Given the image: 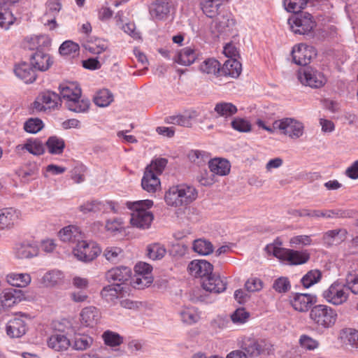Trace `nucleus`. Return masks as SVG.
I'll use <instances>...</instances> for the list:
<instances>
[{"instance_id": "obj_1", "label": "nucleus", "mask_w": 358, "mask_h": 358, "mask_svg": "<svg viewBox=\"0 0 358 358\" xmlns=\"http://www.w3.org/2000/svg\"><path fill=\"white\" fill-rule=\"evenodd\" d=\"M61 99L66 101V107L71 111L85 113L88 110L90 101L81 99V89L76 83H64L59 85Z\"/></svg>"}, {"instance_id": "obj_2", "label": "nucleus", "mask_w": 358, "mask_h": 358, "mask_svg": "<svg viewBox=\"0 0 358 358\" xmlns=\"http://www.w3.org/2000/svg\"><path fill=\"white\" fill-rule=\"evenodd\" d=\"M127 207L132 210L130 222L133 227L141 229H148L154 219L153 214L148 210L153 206V201L150 199L127 201Z\"/></svg>"}, {"instance_id": "obj_3", "label": "nucleus", "mask_w": 358, "mask_h": 358, "mask_svg": "<svg viewBox=\"0 0 358 358\" xmlns=\"http://www.w3.org/2000/svg\"><path fill=\"white\" fill-rule=\"evenodd\" d=\"M198 195L197 190L192 185L180 184L171 187L166 192L164 199L169 206H187L194 201Z\"/></svg>"}, {"instance_id": "obj_4", "label": "nucleus", "mask_w": 358, "mask_h": 358, "mask_svg": "<svg viewBox=\"0 0 358 358\" xmlns=\"http://www.w3.org/2000/svg\"><path fill=\"white\" fill-rule=\"evenodd\" d=\"M266 250L274 257L289 262L291 265H300L306 263L310 259L309 252L305 250H294L275 246L273 244L267 245Z\"/></svg>"}, {"instance_id": "obj_5", "label": "nucleus", "mask_w": 358, "mask_h": 358, "mask_svg": "<svg viewBox=\"0 0 358 358\" xmlns=\"http://www.w3.org/2000/svg\"><path fill=\"white\" fill-rule=\"evenodd\" d=\"M337 313L334 308L323 304L315 306L310 312V318L318 329L331 328L337 320Z\"/></svg>"}, {"instance_id": "obj_6", "label": "nucleus", "mask_w": 358, "mask_h": 358, "mask_svg": "<svg viewBox=\"0 0 358 358\" xmlns=\"http://www.w3.org/2000/svg\"><path fill=\"white\" fill-rule=\"evenodd\" d=\"M74 256L83 262H90L101 252L100 246L94 241H79L73 250Z\"/></svg>"}, {"instance_id": "obj_7", "label": "nucleus", "mask_w": 358, "mask_h": 358, "mask_svg": "<svg viewBox=\"0 0 358 358\" xmlns=\"http://www.w3.org/2000/svg\"><path fill=\"white\" fill-rule=\"evenodd\" d=\"M294 13V15L288 19V24L292 31L300 35L310 34L315 25V22L312 20V15L306 12Z\"/></svg>"}, {"instance_id": "obj_8", "label": "nucleus", "mask_w": 358, "mask_h": 358, "mask_svg": "<svg viewBox=\"0 0 358 358\" xmlns=\"http://www.w3.org/2000/svg\"><path fill=\"white\" fill-rule=\"evenodd\" d=\"M273 128L279 129L282 134L292 138H298L303 134L304 127L302 122L294 118H282L273 122Z\"/></svg>"}, {"instance_id": "obj_9", "label": "nucleus", "mask_w": 358, "mask_h": 358, "mask_svg": "<svg viewBox=\"0 0 358 358\" xmlns=\"http://www.w3.org/2000/svg\"><path fill=\"white\" fill-rule=\"evenodd\" d=\"M322 296L327 302L338 306L347 301L348 293L345 291L343 284L335 282L323 292Z\"/></svg>"}, {"instance_id": "obj_10", "label": "nucleus", "mask_w": 358, "mask_h": 358, "mask_svg": "<svg viewBox=\"0 0 358 358\" xmlns=\"http://www.w3.org/2000/svg\"><path fill=\"white\" fill-rule=\"evenodd\" d=\"M300 82L312 88H320L324 85L327 79L324 74L311 67H306L299 74Z\"/></svg>"}, {"instance_id": "obj_11", "label": "nucleus", "mask_w": 358, "mask_h": 358, "mask_svg": "<svg viewBox=\"0 0 358 358\" xmlns=\"http://www.w3.org/2000/svg\"><path fill=\"white\" fill-rule=\"evenodd\" d=\"M172 2L171 0H155L148 6L150 19L153 21H161L167 18Z\"/></svg>"}, {"instance_id": "obj_12", "label": "nucleus", "mask_w": 358, "mask_h": 358, "mask_svg": "<svg viewBox=\"0 0 358 358\" xmlns=\"http://www.w3.org/2000/svg\"><path fill=\"white\" fill-rule=\"evenodd\" d=\"M25 315H20V317H15L10 320L6 327V334L10 338H20L26 334L27 326L24 319Z\"/></svg>"}, {"instance_id": "obj_13", "label": "nucleus", "mask_w": 358, "mask_h": 358, "mask_svg": "<svg viewBox=\"0 0 358 358\" xmlns=\"http://www.w3.org/2000/svg\"><path fill=\"white\" fill-rule=\"evenodd\" d=\"M265 343L255 337H245L241 345L242 351L247 357H257L264 351Z\"/></svg>"}, {"instance_id": "obj_14", "label": "nucleus", "mask_w": 358, "mask_h": 358, "mask_svg": "<svg viewBox=\"0 0 358 358\" xmlns=\"http://www.w3.org/2000/svg\"><path fill=\"white\" fill-rule=\"evenodd\" d=\"M201 286L206 292L220 294L223 292L227 288V282L221 277L213 272L201 282Z\"/></svg>"}, {"instance_id": "obj_15", "label": "nucleus", "mask_w": 358, "mask_h": 358, "mask_svg": "<svg viewBox=\"0 0 358 358\" xmlns=\"http://www.w3.org/2000/svg\"><path fill=\"white\" fill-rule=\"evenodd\" d=\"M313 55L315 52L313 48L304 44L294 46L292 51L293 62L299 66H306L310 63Z\"/></svg>"}, {"instance_id": "obj_16", "label": "nucleus", "mask_w": 358, "mask_h": 358, "mask_svg": "<svg viewBox=\"0 0 358 358\" xmlns=\"http://www.w3.org/2000/svg\"><path fill=\"white\" fill-rule=\"evenodd\" d=\"M101 315L99 310L94 306H87L82 309L80 321L82 326L94 328L100 322Z\"/></svg>"}, {"instance_id": "obj_17", "label": "nucleus", "mask_w": 358, "mask_h": 358, "mask_svg": "<svg viewBox=\"0 0 358 358\" xmlns=\"http://www.w3.org/2000/svg\"><path fill=\"white\" fill-rule=\"evenodd\" d=\"M188 269L192 275L201 278L203 280V278L211 274L213 266L206 260L194 259L189 264Z\"/></svg>"}, {"instance_id": "obj_18", "label": "nucleus", "mask_w": 358, "mask_h": 358, "mask_svg": "<svg viewBox=\"0 0 358 358\" xmlns=\"http://www.w3.org/2000/svg\"><path fill=\"white\" fill-rule=\"evenodd\" d=\"M131 276V269L128 266H116L106 273V278L108 282H116L115 284H124Z\"/></svg>"}, {"instance_id": "obj_19", "label": "nucleus", "mask_w": 358, "mask_h": 358, "mask_svg": "<svg viewBox=\"0 0 358 358\" xmlns=\"http://www.w3.org/2000/svg\"><path fill=\"white\" fill-rule=\"evenodd\" d=\"M30 62L36 70L45 71L52 66L53 60L49 54L37 49L34 53L31 55Z\"/></svg>"}, {"instance_id": "obj_20", "label": "nucleus", "mask_w": 358, "mask_h": 358, "mask_svg": "<svg viewBox=\"0 0 358 358\" xmlns=\"http://www.w3.org/2000/svg\"><path fill=\"white\" fill-rule=\"evenodd\" d=\"M315 302V296L309 294L296 293L291 300L292 307L299 312L308 310Z\"/></svg>"}, {"instance_id": "obj_21", "label": "nucleus", "mask_w": 358, "mask_h": 358, "mask_svg": "<svg viewBox=\"0 0 358 358\" xmlns=\"http://www.w3.org/2000/svg\"><path fill=\"white\" fill-rule=\"evenodd\" d=\"M15 74L25 83H31L36 78V69L31 66V62H23L16 65L14 69Z\"/></svg>"}, {"instance_id": "obj_22", "label": "nucleus", "mask_w": 358, "mask_h": 358, "mask_svg": "<svg viewBox=\"0 0 358 358\" xmlns=\"http://www.w3.org/2000/svg\"><path fill=\"white\" fill-rule=\"evenodd\" d=\"M20 212L13 208H6L0 210V229L12 227L17 222Z\"/></svg>"}, {"instance_id": "obj_23", "label": "nucleus", "mask_w": 358, "mask_h": 358, "mask_svg": "<svg viewBox=\"0 0 358 358\" xmlns=\"http://www.w3.org/2000/svg\"><path fill=\"white\" fill-rule=\"evenodd\" d=\"M17 152H20L24 150H27L29 153L39 156L45 152V145L38 138H29L25 143L17 145L15 148Z\"/></svg>"}, {"instance_id": "obj_24", "label": "nucleus", "mask_w": 358, "mask_h": 358, "mask_svg": "<svg viewBox=\"0 0 358 358\" xmlns=\"http://www.w3.org/2000/svg\"><path fill=\"white\" fill-rule=\"evenodd\" d=\"M347 234L346 229L341 228L329 230L323 234V244L327 248L338 244L345 239Z\"/></svg>"}, {"instance_id": "obj_25", "label": "nucleus", "mask_w": 358, "mask_h": 358, "mask_svg": "<svg viewBox=\"0 0 358 358\" xmlns=\"http://www.w3.org/2000/svg\"><path fill=\"white\" fill-rule=\"evenodd\" d=\"M59 236L63 242L77 243L83 238V234L79 227L69 225L64 227L59 232Z\"/></svg>"}, {"instance_id": "obj_26", "label": "nucleus", "mask_w": 358, "mask_h": 358, "mask_svg": "<svg viewBox=\"0 0 358 358\" xmlns=\"http://www.w3.org/2000/svg\"><path fill=\"white\" fill-rule=\"evenodd\" d=\"M199 4L203 13L210 18L220 15L223 7L222 0H201Z\"/></svg>"}, {"instance_id": "obj_27", "label": "nucleus", "mask_w": 358, "mask_h": 358, "mask_svg": "<svg viewBox=\"0 0 358 358\" xmlns=\"http://www.w3.org/2000/svg\"><path fill=\"white\" fill-rule=\"evenodd\" d=\"M208 167L212 173L224 176L229 173L231 165L225 159L215 158L209 161Z\"/></svg>"}, {"instance_id": "obj_28", "label": "nucleus", "mask_w": 358, "mask_h": 358, "mask_svg": "<svg viewBox=\"0 0 358 358\" xmlns=\"http://www.w3.org/2000/svg\"><path fill=\"white\" fill-rule=\"evenodd\" d=\"M160 185V181L156 173H152L149 169H145L143 177L141 180V186L143 189L148 192L154 193Z\"/></svg>"}, {"instance_id": "obj_29", "label": "nucleus", "mask_w": 358, "mask_h": 358, "mask_svg": "<svg viewBox=\"0 0 358 358\" xmlns=\"http://www.w3.org/2000/svg\"><path fill=\"white\" fill-rule=\"evenodd\" d=\"M71 345L69 339L60 334L52 335L48 341V347L58 352L66 350Z\"/></svg>"}, {"instance_id": "obj_30", "label": "nucleus", "mask_w": 358, "mask_h": 358, "mask_svg": "<svg viewBox=\"0 0 358 358\" xmlns=\"http://www.w3.org/2000/svg\"><path fill=\"white\" fill-rule=\"evenodd\" d=\"M20 300V294L17 289H6L0 296V308H10L18 303Z\"/></svg>"}, {"instance_id": "obj_31", "label": "nucleus", "mask_w": 358, "mask_h": 358, "mask_svg": "<svg viewBox=\"0 0 358 358\" xmlns=\"http://www.w3.org/2000/svg\"><path fill=\"white\" fill-rule=\"evenodd\" d=\"M47 11L45 16L53 17L52 19L48 20L47 24L50 26V29H53L56 27L55 15L59 13L62 9L61 0H48L46 3Z\"/></svg>"}, {"instance_id": "obj_32", "label": "nucleus", "mask_w": 358, "mask_h": 358, "mask_svg": "<svg viewBox=\"0 0 358 358\" xmlns=\"http://www.w3.org/2000/svg\"><path fill=\"white\" fill-rule=\"evenodd\" d=\"M39 174V166L36 162H28L20 171V176L24 182L36 179Z\"/></svg>"}, {"instance_id": "obj_33", "label": "nucleus", "mask_w": 358, "mask_h": 358, "mask_svg": "<svg viewBox=\"0 0 358 358\" xmlns=\"http://www.w3.org/2000/svg\"><path fill=\"white\" fill-rule=\"evenodd\" d=\"M196 57L197 55L195 50L190 47H186L178 52L174 60L179 64L189 66L195 62Z\"/></svg>"}, {"instance_id": "obj_34", "label": "nucleus", "mask_w": 358, "mask_h": 358, "mask_svg": "<svg viewBox=\"0 0 358 358\" xmlns=\"http://www.w3.org/2000/svg\"><path fill=\"white\" fill-rule=\"evenodd\" d=\"M38 252L37 246L29 243H20L15 248V255L18 259L33 257L37 255Z\"/></svg>"}, {"instance_id": "obj_35", "label": "nucleus", "mask_w": 358, "mask_h": 358, "mask_svg": "<svg viewBox=\"0 0 358 358\" xmlns=\"http://www.w3.org/2000/svg\"><path fill=\"white\" fill-rule=\"evenodd\" d=\"M241 64L236 59H228L222 66V76L237 78L241 73Z\"/></svg>"}, {"instance_id": "obj_36", "label": "nucleus", "mask_w": 358, "mask_h": 358, "mask_svg": "<svg viewBox=\"0 0 358 358\" xmlns=\"http://www.w3.org/2000/svg\"><path fill=\"white\" fill-rule=\"evenodd\" d=\"M235 24L236 21L232 14L226 11L222 15L220 14L217 20L216 27L220 32H225L233 29Z\"/></svg>"}, {"instance_id": "obj_37", "label": "nucleus", "mask_w": 358, "mask_h": 358, "mask_svg": "<svg viewBox=\"0 0 358 358\" xmlns=\"http://www.w3.org/2000/svg\"><path fill=\"white\" fill-rule=\"evenodd\" d=\"M6 280L10 285L16 287H25L31 282L28 273H10L6 275Z\"/></svg>"}, {"instance_id": "obj_38", "label": "nucleus", "mask_w": 358, "mask_h": 358, "mask_svg": "<svg viewBox=\"0 0 358 358\" xmlns=\"http://www.w3.org/2000/svg\"><path fill=\"white\" fill-rule=\"evenodd\" d=\"M214 110L217 114L218 117L227 119L235 115L238 109L232 103L222 101L215 104Z\"/></svg>"}, {"instance_id": "obj_39", "label": "nucleus", "mask_w": 358, "mask_h": 358, "mask_svg": "<svg viewBox=\"0 0 358 358\" xmlns=\"http://www.w3.org/2000/svg\"><path fill=\"white\" fill-rule=\"evenodd\" d=\"M45 145L47 147L48 152L52 155H61L65 148V142L64 139L57 136H50Z\"/></svg>"}, {"instance_id": "obj_40", "label": "nucleus", "mask_w": 358, "mask_h": 358, "mask_svg": "<svg viewBox=\"0 0 358 358\" xmlns=\"http://www.w3.org/2000/svg\"><path fill=\"white\" fill-rule=\"evenodd\" d=\"M200 70L207 74H212L217 76H222V67L220 62L213 58L205 60L201 65Z\"/></svg>"}, {"instance_id": "obj_41", "label": "nucleus", "mask_w": 358, "mask_h": 358, "mask_svg": "<svg viewBox=\"0 0 358 358\" xmlns=\"http://www.w3.org/2000/svg\"><path fill=\"white\" fill-rule=\"evenodd\" d=\"M39 100L45 105L47 108H55L61 102L59 94L52 91H45L39 94Z\"/></svg>"}, {"instance_id": "obj_42", "label": "nucleus", "mask_w": 358, "mask_h": 358, "mask_svg": "<svg viewBox=\"0 0 358 358\" xmlns=\"http://www.w3.org/2000/svg\"><path fill=\"white\" fill-rule=\"evenodd\" d=\"M94 339L87 334H76L73 343V349L83 351L89 349L92 345Z\"/></svg>"}, {"instance_id": "obj_43", "label": "nucleus", "mask_w": 358, "mask_h": 358, "mask_svg": "<svg viewBox=\"0 0 358 358\" xmlns=\"http://www.w3.org/2000/svg\"><path fill=\"white\" fill-rule=\"evenodd\" d=\"M122 289V287L120 284L108 285L102 289L101 295L107 302H113L119 297Z\"/></svg>"}, {"instance_id": "obj_44", "label": "nucleus", "mask_w": 358, "mask_h": 358, "mask_svg": "<svg viewBox=\"0 0 358 358\" xmlns=\"http://www.w3.org/2000/svg\"><path fill=\"white\" fill-rule=\"evenodd\" d=\"M113 100V94L107 89L99 90L94 98V103L99 107L108 106Z\"/></svg>"}, {"instance_id": "obj_45", "label": "nucleus", "mask_w": 358, "mask_h": 358, "mask_svg": "<svg viewBox=\"0 0 358 358\" xmlns=\"http://www.w3.org/2000/svg\"><path fill=\"white\" fill-rule=\"evenodd\" d=\"M192 248L194 252L201 255H208L213 251V244L205 239L195 240Z\"/></svg>"}, {"instance_id": "obj_46", "label": "nucleus", "mask_w": 358, "mask_h": 358, "mask_svg": "<svg viewBox=\"0 0 358 358\" xmlns=\"http://www.w3.org/2000/svg\"><path fill=\"white\" fill-rule=\"evenodd\" d=\"M194 116L189 115H176L169 116L166 118L168 124H176L182 127H189L192 125V119Z\"/></svg>"}, {"instance_id": "obj_47", "label": "nucleus", "mask_w": 358, "mask_h": 358, "mask_svg": "<svg viewBox=\"0 0 358 358\" xmlns=\"http://www.w3.org/2000/svg\"><path fill=\"white\" fill-rule=\"evenodd\" d=\"M356 212L350 209H333L324 211L323 217L327 218H350L355 217Z\"/></svg>"}, {"instance_id": "obj_48", "label": "nucleus", "mask_w": 358, "mask_h": 358, "mask_svg": "<svg viewBox=\"0 0 358 358\" xmlns=\"http://www.w3.org/2000/svg\"><path fill=\"white\" fill-rule=\"evenodd\" d=\"M63 278L64 274L62 271L52 270L43 275V281L46 286H54L60 283Z\"/></svg>"}, {"instance_id": "obj_49", "label": "nucleus", "mask_w": 358, "mask_h": 358, "mask_svg": "<svg viewBox=\"0 0 358 358\" xmlns=\"http://www.w3.org/2000/svg\"><path fill=\"white\" fill-rule=\"evenodd\" d=\"M79 50L80 48L77 43L71 41H66L60 45L59 52L62 55L74 57L79 54Z\"/></svg>"}, {"instance_id": "obj_50", "label": "nucleus", "mask_w": 358, "mask_h": 358, "mask_svg": "<svg viewBox=\"0 0 358 358\" xmlns=\"http://www.w3.org/2000/svg\"><path fill=\"white\" fill-rule=\"evenodd\" d=\"M322 278V273L319 270H311L303 276L301 282L305 288H309L318 282Z\"/></svg>"}, {"instance_id": "obj_51", "label": "nucleus", "mask_w": 358, "mask_h": 358, "mask_svg": "<svg viewBox=\"0 0 358 358\" xmlns=\"http://www.w3.org/2000/svg\"><path fill=\"white\" fill-rule=\"evenodd\" d=\"M44 127L43 121L38 117L29 118L24 123V129L29 134H36Z\"/></svg>"}, {"instance_id": "obj_52", "label": "nucleus", "mask_w": 358, "mask_h": 358, "mask_svg": "<svg viewBox=\"0 0 358 358\" xmlns=\"http://www.w3.org/2000/svg\"><path fill=\"white\" fill-rule=\"evenodd\" d=\"M102 338L106 345L111 347L119 346L122 342V337L117 333L107 330L103 332Z\"/></svg>"}, {"instance_id": "obj_53", "label": "nucleus", "mask_w": 358, "mask_h": 358, "mask_svg": "<svg viewBox=\"0 0 358 358\" xmlns=\"http://www.w3.org/2000/svg\"><path fill=\"white\" fill-rule=\"evenodd\" d=\"M166 252V248L159 243H155L148 247V256L153 260L161 259L164 257Z\"/></svg>"}, {"instance_id": "obj_54", "label": "nucleus", "mask_w": 358, "mask_h": 358, "mask_svg": "<svg viewBox=\"0 0 358 358\" xmlns=\"http://www.w3.org/2000/svg\"><path fill=\"white\" fill-rule=\"evenodd\" d=\"M308 0H284L285 9L290 13L301 12Z\"/></svg>"}, {"instance_id": "obj_55", "label": "nucleus", "mask_w": 358, "mask_h": 358, "mask_svg": "<svg viewBox=\"0 0 358 358\" xmlns=\"http://www.w3.org/2000/svg\"><path fill=\"white\" fill-rule=\"evenodd\" d=\"M168 160L166 158L159 157L153 159L150 164L146 167L145 169H149L152 173H156V176L162 173L165 167L166 166Z\"/></svg>"}, {"instance_id": "obj_56", "label": "nucleus", "mask_w": 358, "mask_h": 358, "mask_svg": "<svg viewBox=\"0 0 358 358\" xmlns=\"http://www.w3.org/2000/svg\"><path fill=\"white\" fill-rule=\"evenodd\" d=\"M231 127L239 132H248L251 130V124L243 118H234L230 122Z\"/></svg>"}, {"instance_id": "obj_57", "label": "nucleus", "mask_w": 358, "mask_h": 358, "mask_svg": "<svg viewBox=\"0 0 358 358\" xmlns=\"http://www.w3.org/2000/svg\"><path fill=\"white\" fill-rule=\"evenodd\" d=\"M346 285L352 293L358 295V271L350 272L347 275Z\"/></svg>"}, {"instance_id": "obj_58", "label": "nucleus", "mask_w": 358, "mask_h": 358, "mask_svg": "<svg viewBox=\"0 0 358 358\" xmlns=\"http://www.w3.org/2000/svg\"><path fill=\"white\" fill-rule=\"evenodd\" d=\"M301 346L307 350H314L319 347V342L307 335H301L299 338Z\"/></svg>"}, {"instance_id": "obj_59", "label": "nucleus", "mask_w": 358, "mask_h": 358, "mask_svg": "<svg viewBox=\"0 0 358 358\" xmlns=\"http://www.w3.org/2000/svg\"><path fill=\"white\" fill-rule=\"evenodd\" d=\"M103 203L96 200L87 201L83 205L80 206L79 209L81 212L86 214L91 212H96L101 210L103 207Z\"/></svg>"}, {"instance_id": "obj_60", "label": "nucleus", "mask_w": 358, "mask_h": 358, "mask_svg": "<svg viewBox=\"0 0 358 358\" xmlns=\"http://www.w3.org/2000/svg\"><path fill=\"white\" fill-rule=\"evenodd\" d=\"M273 288L277 292L285 293L290 289L291 285L287 278L280 277L275 280L273 284Z\"/></svg>"}, {"instance_id": "obj_61", "label": "nucleus", "mask_w": 358, "mask_h": 358, "mask_svg": "<svg viewBox=\"0 0 358 358\" xmlns=\"http://www.w3.org/2000/svg\"><path fill=\"white\" fill-rule=\"evenodd\" d=\"M250 314L243 308L236 309L231 315V319L234 324H243L249 318Z\"/></svg>"}, {"instance_id": "obj_62", "label": "nucleus", "mask_w": 358, "mask_h": 358, "mask_svg": "<svg viewBox=\"0 0 358 358\" xmlns=\"http://www.w3.org/2000/svg\"><path fill=\"white\" fill-rule=\"evenodd\" d=\"M181 320L186 324H192L196 322L199 320L198 315L194 310L187 308L182 310L180 313Z\"/></svg>"}, {"instance_id": "obj_63", "label": "nucleus", "mask_w": 358, "mask_h": 358, "mask_svg": "<svg viewBox=\"0 0 358 358\" xmlns=\"http://www.w3.org/2000/svg\"><path fill=\"white\" fill-rule=\"evenodd\" d=\"M90 52L99 55L104 52L107 48V43L104 41L98 40L95 43L87 44L85 46Z\"/></svg>"}, {"instance_id": "obj_64", "label": "nucleus", "mask_w": 358, "mask_h": 358, "mask_svg": "<svg viewBox=\"0 0 358 358\" xmlns=\"http://www.w3.org/2000/svg\"><path fill=\"white\" fill-rule=\"evenodd\" d=\"M345 343L353 348H358V331L354 329H348L345 333Z\"/></svg>"}]
</instances>
